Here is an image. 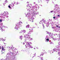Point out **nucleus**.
I'll list each match as a JSON object with an SVG mask.
<instances>
[{"label":"nucleus","mask_w":60,"mask_h":60,"mask_svg":"<svg viewBox=\"0 0 60 60\" xmlns=\"http://www.w3.org/2000/svg\"><path fill=\"white\" fill-rule=\"evenodd\" d=\"M32 13H28L27 14H25L26 17H27L29 21H31L32 22H34V20L36 18L35 16L34 15L33 17V14H32Z\"/></svg>","instance_id":"f257e3e1"},{"label":"nucleus","mask_w":60,"mask_h":60,"mask_svg":"<svg viewBox=\"0 0 60 60\" xmlns=\"http://www.w3.org/2000/svg\"><path fill=\"white\" fill-rule=\"evenodd\" d=\"M37 7L36 6H34L32 9H31L30 10L29 9H27V10L29 12H33L34 16H35L38 14V13H39V12H36V11L37 10Z\"/></svg>","instance_id":"f03ea898"},{"label":"nucleus","mask_w":60,"mask_h":60,"mask_svg":"<svg viewBox=\"0 0 60 60\" xmlns=\"http://www.w3.org/2000/svg\"><path fill=\"white\" fill-rule=\"evenodd\" d=\"M4 13H2L0 14V18H2L3 17V19H5L6 18H8L9 17L7 16L8 15V13L7 12H4Z\"/></svg>","instance_id":"7ed1b4c3"},{"label":"nucleus","mask_w":60,"mask_h":60,"mask_svg":"<svg viewBox=\"0 0 60 60\" xmlns=\"http://www.w3.org/2000/svg\"><path fill=\"white\" fill-rule=\"evenodd\" d=\"M22 26L21 24L20 23V22H19L18 23H17V24L16 25L15 27V28L16 29V30H18V28H19L21 27Z\"/></svg>","instance_id":"20e7f679"},{"label":"nucleus","mask_w":60,"mask_h":60,"mask_svg":"<svg viewBox=\"0 0 60 60\" xmlns=\"http://www.w3.org/2000/svg\"><path fill=\"white\" fill-rule=\"evenodd\" d=\"M52 28L53 29V31H55V32H57L59 31V30H58V28H57L56 27H53L52 26Z\"/></svg>","instance_id":"39448f33"},{"label":"nucleus","mask_w":60,"mask_h":60,"mask_svg":"<svg viewBox=\"0 0 60 60\" xmlns=\"http://www.w3.org/2000/svg\"><path fill=\"white\" fill-rule=\"evenodd\" d=\"M46 32L47 34H49V36L51 37V38H53L54 36V34H53L51 33L48 32V31H47Z\"/></svg>","instance_id":"423d86ee"},{"label":"nucleus","mask_w":60,"mask_h":60,"mask_svg":"<svg viewBox=\"0 0 60 60\" xmlns=\"http://www.w3.org/2000/svg\"><path fill=\"white\" fill-rule=\"evenodd\" d=\"M15 4V2H13L12 3V5L11 4H10V5L8 6V7L10 9H11V6L13 7V6H14V5Z\"/></svg>","instance_id":"0eeeda50"},{"label":"nucleus","mask_w":60,"mask_h":60,"mask_svg":"<svg viewBox=\"0 0 60 60\" xmlns=\"http://www.w3.org/2000/svg\"><path fill=\"white\" fill-rule=\"evenodd\" d=\"M30 36L28 34H25L24 36V38H28V37H30Z\"/></svg>","instance_id":"6e6552de"},{"label":"nucleus","mask_w":60,"mask_h":60,"mask_svg":"<svg viewBox=\"0 0 60 60\" xmlns=\"http://www.w3.org/2000/svg\"><path fill=\"white\" fill-rule=\"evenodd\" d=\"M29 30H31L30 31H29V32L28 33V34H31V33L30 32H33V31H32V30L33 31V29H29Z\"/></svg>","instance_id":"1a4fd4ad"},{"label":"nucleus","mask_w":60,"mask_h":60,"mask_svg":"<svg viewBox=\"0 0 60 60\" xmlns=\"http://www.w3.org/2000/svg\"><path fill=\"white\" fill-rule=\"evenodd\" d=\"M50 24H51L52 26H52L54 25V22H50Z\"/></svg>","instance_id":"9d476101"},{"label":"nucleus","mask_w":60,"mask_h":60,"mask_svg":"<svg viewBox=\"0 0 60 60\" xmlns=\"http://www.w3.org/2000/svg\"><path fill=\"white\" fill-rule=\"evenodd\" d=\"M30 44H31V43H30V42L28 43L27 45V47H30L31 45Z\"/></svg>","instance_id":"9b49d317"},{"label":"nucleus","mask_w":60,"mask_h":60,"mask_svg":"<svg viewBox=\"0 0 60 60\" xmlns=\"http://www.w3.org/2000/svg\"><path fill=\"white\" fill-rule=\"evenodd\" d=\"M57 7H58V5H57V4H56L55 6V7L56 8H57V9H58Z\"/></svg>","instance_id":"f8f14e48"},{"label":"nucleus","mask_w":60,"mask_h":60,"mask_svg":"<svg viewBox=\"0 0 60 60\" xmlns=\"http://www.w3.org/2000/svg\"><path fill=\"white\" fill-rule=\"evenodd\" d=\"M57 50H58V49H53V51H55V52H57Z\"/></svg>","instance_id":"ddd939ff"},{"label":"nucleus","mask_w":60,"mask_h":60,"mask_svg":"<svg viewBox=\"0 0 60 60\" xmlns=\"http://www.w3.org/2000/svg\"><path fill=\"white\" fill-rule=\"evenodd\" d=\"M53 10L55 11H57L58 10V9H57V8H54Z\"/></svg>","instance_id":"4468645a"},{"label":"nucleus","mask_w":60,"mask_h":60,"mask_svg":"<svg viewBox=\"0 0 60 60\" xmlns=\"http://www.w3.org/2000/svg\"><path fill=\"white\" fill-rule=\"evenodd\" d=\"M29 25H27V26H26V28H29Z\"/></svg>","instance_id":"2eb2a0df"},{"label":"nucleus","mask_w":60,"mask_h":60,"mask_svg":"<svg viewBox=\"0 0 60 60\" xmlns=\"http://www.w3.org/2000/svg\"><path fill=\"white\" fill-rule=\"evenodd\" d=\"M58 53L59 55V56H60V57L59 58V60H60V53L58 52Z\"/></svg>","instance_id":"dca6fc26"},{"label":"nucleus","mask_w":60,"mask_h":60,"mask_svg":"<svg viewBox=\"0 0 60 60\" xmlns=\"http://www.w3.org/2000/svg\"><path fill=\"white\" fill-rule=\"evenodd\" d=\"M43 21V20H42L41 21H40V22H39V23L40 24H42V22Z\"/></svg>","instance_id":"f3484780"},{"label":"nucleus","mask_w":60,"mask_h":60,"mask_svg":"<svg viewBox=\"0 0 60 60\" xmlns=\"http://www.w3.org/2000/svg\"><path fill=\"white\" fill-rule=\"evenodd\" d=\"M42 53H45V50H42Z\"/></svg>","instance_id":"a211bd4d"},{"label":"nucleus","mask_w":60,"mask_h":60,"mask_svg":"<svg viewBox=\"0 0 60 60\" xmlns=\"http://www.w3.org/2000/svg\"><path fill=\"white\" fill-rule=\"evenodd\" d=\"M49 22H48V23H46V25L47 26V27H48V25H49Z\"/></svg>","instance_id":"6ab92c4d"},{"label":"nucleus","mask_w":60,"mask_h":60,"mask_svg":"<svg viewBox=\"0 0 60 60\" xmlns=\"http://www.w3.org/2000/svg\"><path fill=\"white\" fill-rule=\"evenodd\" d=\"M43 22L45 23V24H47V22L45 21H43Z\"/></svg>","instance_id":"aec40b11"},{"label":"nucleus","mask_w":60,"mask_h":60,"mask_svg":"<svg viewBox=\"0 0 60 60\" xmlns=\"http://www.w3.org/2000/svg\"><path fill=\"white\" fill-rule=\"evenodd\" d=\"M44 53H43L41 54L40 55V56H43V55H44Z\"/></svg>","instance_id":"412c9836"},{"label":"nucleus","mask_w":60,"mask_h":60,"mask_svg":"<svg viewBox=\"0 0 60 60\" xmlns=\"http://www.w3.org/2000/svg\"><path fill=\"white\" fill-rule=\"evenodd\" d=\"M41 58H40V59H41L42 60H43V57H40Z\"/></svg>","instance_id":"4be33fe9"},{"label":"nucleus","mask_w":60,"mask_h":60,"mask_svg":"<svg viewBox=\"0 0 60 60\" xmlns=\"http://www.w3.org/2000/svg\"><path fill=\"white\" fill-rule=\"evenodd\" d=\"M1 49L2 50H5V49H4V47H2Z\"/></svg>","instance_id":"5701e85b"},{"label":"nucleus","mask_w":60,"mask_h":60,"mask_svg":"<svg viewBox=\"0 0 60 60\" xmlns=\"http://www.w3.org/2000/svg\"><path fill=\"white\" fill-rule=\"evenodd\" d=\"M23 32L24 33H26V30H23Z\"/></svg>","instance_id":"b1692460"},{"label":"nucleus","mask_w":60,"mask_h":60,"mask_svg":"<svg viewBox=\"0 0 60 60\" xmlns=\"http://www.w3.org/2000/svg\"><path fill=\"white\" fill-rule=\"evenodd\" d=\"M42 26L43 27V29H44V28H45V26H44V24H42Z\"/></svg>","instance_id":"393cba45"},{"label":"nucleus","mask_w":60,"mask_h":60,"mask_svg":"<svg viewBox=\"0 0 60 60\" xmlns=\"http://www.w3.org/2000/svg\"><path fill=\"white\" fill-rule=\"evenodd\" d=\"M49 22H52V21H51V19H49Z\"/></svg>","instance_id":"a878e982"},{"label":"nucleus","mask_w":60,"mask_h":60,"mask_svg":"<svg viewBox=\"0 0 60 60\" xmlns=\"http://www.w3.org/2000/svg\"><path fill=\"white\" fill-rule=\"evenodd\" d=\"M23 32V31L22 30H21L20 31L19 33L20 34H21V33H22V32Z\"/></svg>","instance_id":"bb28decb"},{"label":"nucleus","mask_w":60,"mask_h":60,"mask_svg":"<svg viewBox=\"0 0 60 60\" xmlns=\"http://www.w3.org/2000/svg\"><path fill=\"white\" fill-rule=\"evenodd\" d=\"M3 23H0V25L1 26H3Z\"/></svg>","instance_id":"cd10ccee"},{"label":"nucleus","mask_w":60,"mask_h":60,"mask_svg":"<svg viewBox=\"0 0 60 60\" xmlns=\"http://www.w3.org/2000/svg\"><path fill=\"white\" fill-rule=\"evenodd\" d=\"M46 41H47V42H48L49 41V38H48L47 39H46Z\"/></svg>","instance_id":"c85d7f7f"},{"label":"nucleus","mask_w":60,"mask_h":60,"mask_svg":"<svg viewBox=\"0 0 60 60\" xmlns=\"http://www.w3.org/2000/svg\"><path fill=\"white\" fill-rule=\"evenodd\" d=\"M59 12V11L58 10L56 12V13H58Z\"/></svg>","instance_id":"c756f323"},{"label":"nucleus","mask_w":60,"mask_h":60,"mask_svg":"<svg viewBox=\"0 0 60 60\" xmlns=\"http://www.w3.org/2000/svg\"><path fill=\"white\" fill-rule=\"evenodd\" d=\"M2 21H3V19H0V22H2Z\"/></svg>","instance_id":"7c9ffc66"},{"label":"nucleus","mask_w":60,"mask_h":60,"mask_svg":"<svg viewBox=\"0 0 60 60\" xmlns=\"http://www.w3.org/2000/svg\"><path fill=\"white\" fill-rule=\"evenodd\" d=\"M29 47H30V48H33V47L31 46V45H30V46H29Z\"/></svg>","instance_id":"2f4dec72"},{"label":"nucleus","mask_w":60,"mask_h":60,"mask_svg":"<svg viewBox=\"0 0 60 60\" xmlns=\"http://www.w3.org/2000/svg\"><path fill=\"white\" fill-rule=\"evenodd\" d=\"M39 3H41V0H39Z\"/></svg>","instance_id":"473e14b6"},{"label":"nucleus","mask_w":60,"mask_h":60,"mask_svg":"<svg viewBox=\"0 0 60 60\" xmlns=\"http://www.w3.org/2000/svg\"><path fill=\"white\" fill-rule=\"evenodd\" d=\"M1 30H3V31H4L5 30H4V29H3V28H1Z\"/></svg>","instance_id":"72a5a7b5"},{"label":"nucleus","mask_w":60,"mask_h":60,"mask_svg":"<svg viewBox=\"0 0 60 60\" xmlns=\"http://www.w3.org/2000/svg\"><path fill=\"white\" fill-rule=\"evenodd\" d=\"M29 4H28L27 5V7H28V6H29Z\"/></svg>","instance_id":"f704fd0d"},{"label":"nucleus","mask_w":60,"mask_h":60,"mask_svg":"<svg viewBox=\"0 0 60 60\" xmlns=\"http://www.w3.org/2000/svg\"><path fill=\"white\" fill-rule=\"evenodd\" d=\"M46 38H49V36L47 35L46 37Z\"/></svg>","instance_id":"c9c22d12"},{"label":"nucleus","mask_w":60,"mask_h":60,"mask_svg":"<svg viewBox=\"0 0 60 60\" xmlns=\"http://www.w3.org/2000/svg\"><path fill=\"white\" fill-rule=\"evenodd\" d=\"M6 4V3H3V5L4 6L5 5V4Z\"/></svg>","instance_id":"e433bc0d"},{"label":"nucleus","mask_w":60,"mask_h":60,"mask_svg":"<svg viewBox=\"0 0 60 60\" xmlns=\"http://www.w3.org/2000/svg\"><path fill=\"white\" fill-rule=\"evenodd\" d=\"M53 11H50V12H51V13L52 12H53Z\"/></svg>","instance_id":"4c0bfd02"},{"label":"nucleus","mask_w":60,"mask_h":60,"mask_svg":"<svg viewBox=\"0 0 60 60\" xmlns=\"http://www.w3.org/2000/svg\"><path fill=\"white\" fill-rule=\"evenodd\" d=\"M59 33H60V34H59V37H60V32H59Z\"/></svg>","instance_id":"58836bf2"},{"label":"nucleus","mask_w":60,"mask_h":60,"mask_svg":"<svg viewBox=\"0 0 60 60\" xmlns=\"http://www.w3.org/2000/svg\"><path fill=\"white\" fill-rule=\"evenodd\" d=\"M20 38H22V36L21 35V36H20Z\"/></svg>","instance_id":"ea45409f"},{"label":"nucleus","mask_w":60,"mask_h":60,"mask_svg":"<svg viewBox=\"0 0 60 60\" xmlns=\"http://www.w3.org/2000/svg\"><path fill=\"white\" fill-rule=\"evenodd\" d=\"M7 0H6L5 1V3H7Z\"/></svg>","instance_id":"a19ab883"},{"label":"nucleus","mask_w":60,"mask_h":60,"mask_svg":"<svg viewBox=\"0 0 60 60\" xmlns=\"http://www.w3.org/2000/svg\"><path fill=\"white\" fill-rule=\"evenodd\" d=\"M56 35H57V34H54V36H56Z\"/></svg>","instance_id":"79ce46f5"},{"label":"nucleus","mask_w":60,"mask_h":60,"mask_svg":"<svg viewBox=\"0 0 60 60\" xmlns=\"http://www.w3.org/2000/svg\"><path fill=\"white\" fill-rule=\"evenodd\" d=\"M57 16H58V17H60V15H57Z\"/></svg>","instance_id":"37998d69"},{"label":"nucleus","mask_w":60,"mask_h":60,"mask_svg":"<svg viewBox=\"0 0 60 60\" xmlns=\"http://www.w3.org/2000/svg\"><path fill=\"white\" fill-rule=\"evenodd\" d=\"M54 13H55V14H56V11H54Z\"/></svg>","instance_id":"c03bdc74"},{"label":"nucleus","mask_w":60,"mask_h":60,"mask_svg":"<svg viewBox=\"0 0 60 60\" xmlns=\"http://www.w3.org/2000/svg\"><path fill=\"white\" fill-rule=\"evenodd\" d=\"M29 8H31V7L30 6H29Z\"/></svg>","instance_id":"a18cd8bd"},{"label":"nucleus","mask_w":60,"mask_h":60,"mask_svg":"<svg viewBox=\"0 0 60 60\" xmlns=\"http://www.w3.org/2000/svg\"><path fill=\"white\" fill-rule=\"evenodd\" d=\"M53 18L54 19H55L56 18V17H53Z\"/></svg>","instance_id":"49530a36"},{"label":"nucleus","mask_w":60,"mask_h":60,"mask_svg":"<svg viewBox=\"0 0 60 60\" xmlns=\"http://www.w3.org/2000/svg\"><path fill=\"white\" fill-rule=\"evenodd\" d=\"M45 1H49V0H45Z\"/></svg>","instance_id":"de8ad7c7"},{"label":"nucleus","mask_w":60,"mask_h":60,"mask_svg":"<svg viewBox=\"0 0 60 60\" xmlns=\"http://www.w3.org/2000/svg\"><path fill=\"white\" fill-rule=\"evenodd\" d=\"M19 4V3H18V2H17V3L16 4Z\"/></svg>","instance_id":"09e8293b"},{"label":"nucleus","mask_w":60,"mask_h":60,"mask_svg":"<svg viewBox=\"0 0 60 60\" xmlns=\"http://www.w3.org/2000/svg\"><path fill=\"white\" fill-rule=\"evenodd\" d=\"M20 22V23H21V24H22V22Z\"/></svg>","instance_id":"8fccbe9b"},{"label":"nucleus","mask_w":60,"mask_h":60,"mask_svg":"<svg viewBox=\"0 0 60 60\" xmlns=\"http://www.w3.org/2000/svg\"><path fill=\"white\" fill-rule=\"evenodd\" d=\"M34 4H35V2H34Z\"/></svg>","instance_id":"3c124183"},{"label":"nucleus","mask_w":60,"mask_h":60,"mask_svg":"<svg viewBox=\"0 0 60 60\" xmlns=\"http://www.w3.org/2000/svg\"><path fill=\"white\" fill-rule=\"evenodd\" d=\"M23 45H24V44H25V43H24V42H23Z\"/></svg>","instance_id":"603ef678"},{"label":"nucleus","mask_w":60,"mask_h":60,"mask_svg":"<svg viewBox=\"0 0 60 60\" xmlns=\"http://www.w3.org/2000/svg\"><path fill=\"white\" fill-rule=\"evenodd\" d=\"M56 27H58V26H56Z\"/></svg>","instance_id":"864d4df0"},{"label":"nucleus","mask_w":60,"mask_h":60,"mask_svg":"<svg viewBox=\"0 0 60 60\" xmlns=\"http://www.w3.org/2000/svg\"><path fill=\"white\" fill-rule=\"evenodd\" d=\"M6 27H4V28H6Z\"/></svg>","instance_id":"5fc2aeb1"},{"label":"nucleus","mask_w":60,"mask_h":60,"mask_svg":"<svg viewBox=\"0 0 60 60\" xmlns=\"http://www.w3.org/2000/svg\"><path fill=\"white\" fill-rule=\"evenodd\" d=\"M27 3H29V2H27Z\"/></svg>","instance_id":"6e6d98bb"},{"label":"nucleus","mask_w":60,"mask_h":60,"mask_svg":"<svg viewBox=\"0 0 60 60\" xmlns=\"http://www.w3.org/2000/svg\"><path fill=\"white\" fill-rule=\"evenodd\" d=\"M58 27L59 28H60V26Z\"/></svg>","instance_id":"4d7b16f0"},{"label":"nucleus","mask_w":60,"mask_h":60,"mask_svg":"<svg viewBox=\"0 0 60 60\" xmlns=\"http://www.w3.org/2000/svg\"><path fill=\"white\" fill-rule=\"evenodd\" d=\"M4 20H5V19H3V21H4Z\"/></svg>","instance_id":"13d9d810"},{"label":"nucleus","mask_w":60,"mask_h":60,"mask_svg":"<svg viewBox=\"0 0 60 60\" xmlns=\"http://www.w3.org/2000/svg\"><path fill=\"white\" fill-rule=\"evenodd\" d=\"M37 5V4H35V5H36H36Z\"/></svg>","instance_id":"bf43d9fd"},{"label":"nucleus","mask_w":60,"mask_h":60,"mask_svg":"<svg viewBox=\"0 0 60 60\" xmlns=\"http://www.w3.org/2000/svg\"><path fill=\"white\" fill-rule=\"evenodd\" d=\"M0 49H1V46H0Z\"/></svg>","instance_id":"052dcab7"},{"label":"nucleus","mask_w":60,"mask_h":60,"mask_svg":"<svg viewBox=\"0 0 60 60\" xmlns=\"http://www.w3.org/2000/svg\"><path fill=\"white\" fill-rule=\"evenodd\" d=\"M30 5H32V4H30Z\"/></svg>","instance_id":"680f3d73"},{"label":"nucleus","mask_w":60,"mask_h":60,"mask_svg":"<svg viewBox=\"0 0 60 60\" xmlns=\"http://www.w3.org/2000/svg\"><path fill=\"white\" fill-rule=\"evenodd\" d=\"M31 40H32V39H33V38H31Z\"/></svg>","instance_id":"e2e57ef3"},{"label":"nucleus","mask_w":60,"mask_h":60,"mask_svg":"<svg viewBox=\"0 0 60 60\" xmlns=\"http://www.w3.org/2000/svg\"><path fill=\"white\" fill-rule=\"evenodd\" d=\"M41 6H42V5H41Z\"/></svg>","instance_id":"0e129e2a"},{"label":"nucleus","mask_w":60,"mask_h":60,"mask_svg":"<svg viewBox=\"0 0 60 60\" xmlns=\"http://www.w3.org/2000/svg\"><path fill=\"white\" fill-rule=\"evenodd\" d=\"M38 28H39V27H38Z\"/></svg>","instance_id":"69168bd1"},{"label":"nucleus","mask_w":60,"mask_h":60,"mask_svg":"<svg viewBox=\"0 0 60 60\" xmlns=\"http://www.w3.org/2000/svg\"><path fill=\"white\" fill-rule=\"evenodd\" d=\"M3 53H4V52H3Z\"/></svg>","instance_id":"338daca9"},{"label":"nucleus","mask_w":60,"mask_h":60,"mask_svg":"<svg viewBox=\"0 0 60 60\" xmlns=\"http://www.w3.org/2000/svg\"><path fill=\"white\" fill-rule=\"evenodd\" d=\"M26 48H27V47H26Z\"/></svg>","instance_id":"774afa93"}]
</instances>
